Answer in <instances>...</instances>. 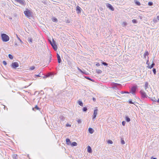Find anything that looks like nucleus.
<instances>
[{
    "label": "nucleus",
    "mask_w": 159,
    "mask_h": 159,
    "mask_svg": "<svg viewBox=\"0 0 159 159\" xmlns=\"http://www.w3.org/2000/svg\"><path fill=\"white\" fill-rule=\"evenodd\" d=\"M1 36L2 40L3 42H6L8 41L9 40V37L5 34H1Z\"/></svg>",
    "instance_id": "f257e3e1"
},
{
    "label": "nucleus",
    "mask_w": 159,
    "mask_h": 159,
    "mask_svg": "<svg viewBox=\"0 0 159 159\" xmlns=\"http://www.w3.org/2000/svg\"><path fill=\"white\" fill-rule=\"evenodd\" d=\"M24 13L25 16L28 18H30L31 17V13L28 9H26V10L24 11Z\"/></svg>",
    "instance_id": "f03ea898"
},
{
    "label": "nucleus",
    "mask_w": 159,
    "mask_h": 159,
    "mask_svg": "<svg viewBox=\"0 0 159 159\" xmlns=\"http://www.w3.org/2000/svg\"><path fill=\"white\" fill-rule=\"evenodd\" d=\"M50 44L52 47L53 49L54 50L56 51L57 49V46L56 44V41L52 39V42L51 41H49Z\"/></svg>",
    "instance_id": "7ed1b4c3"
},
{
    "label": "nucleus",
    "mask_w": 159,
    "mask_h": 159,
    "mask_svg": "<svg viewBox=\"0 0 159 159\" xmlns=\"http://www.w3.org/2000/svg\"><path fill=\"white\" fill-rule=\"evenodd\" d=\"M138 88L137 85L134 86L132 87L130 93H131L133 95H135V92L137 89Z\"/></svg>",
    "instance_id": "20e7f679"
},
{
    "label": "nucleus",
    "mask_w": 159,
    "mask_h": 159,
    "mask_svg": "<svg viewBox=\"0 0 159 159\" xmlns=\"http://www.w3.org/2000/svg\"><path fill=\"white\" fill-rule=\"evenodd\" d=\"M111 85L112 86V88L113 89H116L118 88V86H121V85L120 84L115 83H112L111 84Z\"/></svg>",
    "instance_id": "39448f33"
},
{
    "label": "nucleus",
    "mask_w": 159,
    "mask_h": 159,
    "mask_svg": "<svg viewBox=\"0 0 159 159\" xmlns=\"http://www.w3.org/2000/svg\"><path fill=\"white\" fill-rule=\"evenodd\" d=\"M140 93L141 94L142 98H147L148 97L146 93L143 90H141L140 91Z\"/></svg>",
    "instance_id": "423d86ee"
},
{
    "label": "nucleus",
    "mask_w": 159,
    "mask_h": 159,
    "mask_svg": "<svg viewBox=\"0 0 159 159\" xmlns=\"http://www.w3.org/2000/svg\"><path fill=\"white\" fill-rule=\"evenodd\" d=\"M19 66V64L17 62H12L11 64V66L13 69H16Z\"/></svg>",
    "instance_id": "0eeeda50"
},
{
    "label": "nucleus",
    "mask_w": 159,
    "mask_h": 159,
    "mask_svg": "<svg viewBox=\"0 0 159 159\" xmlns=\"http://www.w3.org/2000/svg\"><path fill=\"white\" fill-rule=\"evenodd\" d=\"M98 109L97 108H95L94 110L93 114V119H95L98 114Z\"/></svg>",
    "instance_id": "6e6552de"
},
{
    "label": "nucleus",
    "mask_w": 159,
    "mask_h": 159,
    "mask_svg": "<svg viewBox=\"0 0 159 159\" xmlns=\"http://www.w3.org/2000/svg\"><path fill=\"white\" fill-rule=\"evenodd\" d=\"M15 1L24 6L26 5V3L24 0H15Z\"/></svg>",
    "instance_id": "1a4fd4ad"
},
{
    "label": "nucleus",
    "mask_w": 159,
    "mask_h": 159,
    "mask_svg": "<svg viewBox=\"0 0 159 159\" xmlns=\"http://www.w3.org/2000/svg\"><path fill=\"white\" fill-rule=\"evenodd\" d=\"M106 6L107 7L109 8L110 10L112 11H114V8L109 3H107L106 4Z\"/></svg>",
    "instance_id": "9d476101"
},
{
    "label": "nucleus",
    "mask_w": 159,
    "mask_h": 159,
    "mask_svg": "<svg viewBox=\"0 0 159 159\" xmlns=\"http://www.w3.org/2000/svg\"><path fill=\"white\" fill-rule=\"evenodd\" d=\"M81 8L79 6H77L76 7V11L78 14L80 13H81Z\"/></svg>",
    "instance_id": "9b49d317"
},
{
    "label": "nucleus",
    "mask_w": 159,
    "mask_h": 159,
    "mask_svg": "<svg viewBox=\"0 0 159 159\" xmlns=\"http://www.w3.org/2000/svg\"><path fill=\"white\" fill-rule=\"evenodd\" d=\"M144 88L147 91V89L148 88V83L146 82L145 84Z\"/></svg>",
    "instance_id": "f8f14e48"
},
{
    "label": "nucleus",
    "mask_w": 159,
    "mask_h": 159,
    "mask_svg": "<svg viewBox=\"0 0 159 159\" xmlns=\"http://www.w3.org/2000/svg\"><path fill=\"white\" fill-rule=\"evenodd\" d=\"M66 144L68 145H70L71 143V142L70 141V140L69 139H66Z\"/></svg>",
    "instance_id": "ddd939ff"
},
{
    "label": "nucleus",
    "mask_w": 159,
    "mask_h": 159,
    "mask_svg": "<svg viewBox=\"0 0 159 159\" xmlns=\"http://www.w3.org/2000/svg\"><path fill=\"white\" fill-rule=\"evenodd\" d=\"M88 130L89 132L91 134H93L94 131L93 129L91 128H89Z\"/></svg>",
    "instance_id": "4468645a"
},
{
    "label": "nucleus",
    "mask_w": 159,
    "mask_h": 159,
    "mask_svg": "<svg viewBox=\"0 0 159 159\" xmlns=\"http://www.w3.org/2000/svg\"><path fill=\"white\" fill-rule=\"evenodd\" d=\"M155 65V63H154L153 61H152V64L150 66H148V67L149 69H151L153 68L154 66Z\"/></svg>",
    "instance_id": "2eb2a0df"
},
{
    "label": "nucleus",
    "mask_w": 159,
    "mask_h": 159,
    "mask_svg": "<svg viewBox=\"0 0 159 159\" xmlns=\"http://www.w3.org/2000/svg\"><path fill=\"white\" fill-rule=\"evenodd\" d=\"M87 151L88 152L91 153L92 152V150L91 147L88 146Z\"/></svg>",
    "instance_id": "dca6fc26"
},
{
    "label": "nucleus",
    "mask_w": 159,
    "mask_h": 159,
    "mask_svg": "<svg viewBox=\"0 0 159 159\" xmlns=\"http://www.w3.org/2000/svg\"><path fill=\"white\" fill-rule=\"evenodd\" d=\"M134 2L135 3L137 6H139L141 5L140 3L137 0H134Z\"/></svg>",
    "instance_id": "f3484780"
},
{
    "label": "nucleus",
    "mask_w": 159,
    "mask_h": 159,
    "mask_svg": "<svg viewBox=\"0 0 159 159\" xmlns=\"http://www.w3.org/2000/svg\"><path fill=\"white\" fill-rule=\"evenodd\" d=\"M77 145V143L75 142H73L71 143L70 145H71L72 146H76Z\"/></svg>",
    "instance_id": "a211bd4d"
},
{
    "label": "nucleus",
    "mask_w": 159,
    "mask_h": 159,
    "mask_svg": "<svg viewBox=\"0 0 159 159\" xmlns=\"http://www.w3.org/2000/svg\"><path fill=\"white\" fill-rule=\"evenodd\" d=\"M148 51H146L145 53H144V54H143V56H144V58H146V57L147 56H148Z\"/></svg>",
    "instance_id": "6ab92c4d"
},
{
    "label": "nucleus",
    "mask_w": 159,
    "mask_h": 159,
    "mask_svg": "<svg viewBox=\"0 0 159 159\" xmlns=\"http://www.w3.org/2000/svg\"><path fill=\"white\" fill-rule=\"evenodd\" d=\"M127 23L126 22H123L122 24V26L123 27H125L127 25Z\"/></svg>",
    "instance_id": "aec40b11"
},
{
    "label": "nucleus",
    "mask_w": 159,
    "mask_h": 159,
    "mask_svg": "<svg viewBox=\"0 0 159 159\" xmlns=\"http://www.w3.org/2000/svg\"><path fill=\"white\" fill-rule=\"evenodd\" d=\"M60 119L62 121H64L65 120V118L63 116H61L59 117Z\"/></svg>",
    "instance_id": "412c9836"
},
{
    "label": "nucleus",
    "mask_w": 159,
    "mask_h": 159,
    "mask_svg": "<svg viewBox=\"0 0 159 159\" xmlns=\"http://www.w3.org/2000/svg\"><path fill=\"white\" fill-rule=\"evenodd\" d=\"M125 120L127 122H129L130 121V119L127 116L125 117Z\"/></svg>",
    "instance_id": "4be33fe9"
},
{
    "label": "nucleus",
    "mask_w": 159,
    "mask_h": 159,
    "mask_svg": "<svg viewBox=\"0 0 159 159\" xmlns=\"http://www.w3.org/2000/svg\"><path fill=\"white\" fill-rule=\"evenodd\" d=\"M78 103L80 106H83V104L82 101L79 100Z\"/></svg>",
    "instance_id": "5701e85b"
},
{
    "label": "nucleus",
    "mask_w": 159,
    "mask_h": 159,
    "mask_svg": "<svg viewBox=\"0 0 159 159\" xmlns=\"http://www.w3.org/2000/svg\"><path fill=\"white\" fill-rule=\"evenodd\" d=\"M28 41L30 43H31L32 42V39L31 38H29L28 39Z\"/></svg>",
    "instance_id": "b1692460"
},
{
    "label": "nucleus",
    "mask_w": 159,
    "mask_h": 159,
    "mask_svg": "<svg viewBox=\"0 0 159 159\" xmlns=\"http://www.w3.org/2000/svg\"><path fill=\"white\" fill-rule=\"evenodd\" d=\"M96 72L98 74H101L102 72V71L100 70H96Z\"/></svg>",
    "instance_id": "393cba45"
},
{
    "label": "nucleus",
    "mask_w": 159,
    "mask_h": 159,
    "mask_svg": "<svg viewBox=\"0 0 159 159\" xmlns=\"http://www.w3.org/2000/svg\"><path fill=\"white\" fill-rule=\"evenodd\" d=\"M57 58L58 63H60L61 61L60 57H57Z\"/></svg>",
    "instance_id": "a878e982"
},
{
    "label": "nucleus",
    "mask_w": 159,
    "mask_h": 159,
    "mask_svg": "<svg viewBox=\"0 0 159 159\" xmlns=\"http://www.w3.org/2000/svg\"><path fill=\"white\" fill-rule=\"evenodd\" d=\"M102 64L105 66H108V64L105 62H104L103 61H102Z\"/></svg>",
    "instance_id": "bb28decb"
},
{
    "label": "nucleus",
    "mask_w": 159,
    "mask_h": 159,
    "mask_svg": "<svg viewBox=\"0 0 159 159\" xmlns=\"http://www.w3.org/2000/svg\"><path fill=\"white\" fill-rule=\"evenodd\" d=\"M85 78L86 79H88V80H91V81H93H93H94V80H93L91 78H90L89 77L86 76V77H85Z\"/></svg>",
    "instance_id": "cd10ccee"
},
{
    "label": "nucleus",
    "mask_w": 159,
    "mask_h": 159,
    "mask_svg": "<svg viewBox=\"0 0 159 159\" xmlns=\"http://www.w3.org/2000/svg\"><path fill=\"white\" fill-rule=\"evenodd\" d=\"M34 109H36L37 110H39V108L37 105H36L34 108H33V110H34Z\"/></svg>",
    "instance_id": "c85d7f7f"
},
{
    "label": "nucleus",
    "mask_w": 159,
    "mask_h": 159,
    "mask_svg": "<svg viewBox=\"0 0 159 159\" xmlns=\"http://www.w3.org/2000/svg\"><path fill=\"white\" fill-rule=\"evenodd\" d=\"M87 110V108L86 107H84L83 108V111H86Z\"/></svg>",
    "instance_id": "c756f323"
},
{
    "label": "nucleus",
    "mask_w": 159,
    "mask_h": 159,
    "mask_svg": "<svg viewBox=\"0 0 159 159\" xmlns=\"http://www.w3.org/2000/svg\"><path fill=\"white\" fill-rule=\"evenodd\" d=\"M8 57L9 58L11 59H12L13 58V56L11 54H9L8 55Z\"/></svg>",
    "instance_id": "7c9ffc66"
},
{
    "label": "nucleus",
    "mask_w": 159,
    "mask_h": 159,
    "mask_svg": "<svg viewBox=\"0 0 159 159\" xmlns=\"http://www.w3.org/2000/svg\"><path fill=\"white\" fill-rule=\"evenodd\" d=\"M52 20L53 22H57V19L56 18H54L52 19Z\"/></svg>",
    "instance_id": "2f4dec72"
},
{
    "label": "nucleus",
    "mask_w": 159,
    "mask_h": 159,
    "mask_svg": "<svg viewBox=\"0 0 159 159\" xmlns=\"http://www.w3.org/2000/svg\"><path fill=\"white\" fill-rule=\"evenodd\" d=\"M13 158L14 159H18L17 155L16 154L13 155Z\"/></svg>",
    "instance_id": "473e14b6"
},
{
    "label": "nucleus",
    "mask_w": 159,
    "mask_h": 159,
    "mask_svg": "<svg viewBox=\"0 0 159 159\" xmlns=\"http://www.w3.org/2000/svg\"><path fill=\"white\" fill-rule=\"evenodd\" d=\"M153 21L154 23H156L158 22V20H157L156 18H154L153 20Z\"/></svg>",
    "instance_id": "72a5a7b5"
},
{
    "label": "nucleus",
    "mask_w": 159,
    "mask_h": 159,
    "mask_svg": "<svg viewBox=\"0 0 159 159\" xmlns=\"http://www.w3.org/2000/svg\"><path fill=\"white\" fill-rule=\"evenodd\" d=\"M129 102L130 104H134V103L135 102H132V100L131 99H130V100H129Z\"/></svg>",
    "instance_id": "f704fd0d"
},
{
    "label": "nucleus",
    "mask_w": 159,
    "mask_h": 159,
    "mask_svg": "<svg viewBox=\"0 0 159 159\" xmlns=\"http://www.w3.org/2000/svg\"><path fill=\"white\" fill-rule=\"evenodd\" d=\"M107 143L108 144H112L113 143V142L111 140H108Z\"/></svg>",
    "instance_id": "c9c22d12"
},
{
    "label": "nucleus",
    "mask_w": 159,
    "mask_h": 159,
    "mask_svg": "<svg viewBox=\"0 0 159 159\" xmlns=\"http://www.w3.org/2000/svg\"><path fill=\"white\" fill-rule=\"evenodd\" d=\"M132 22L134 24L136 23L137 22V20L135 19L133 20Z\"/></svg>",
    "instance_id": "e433bc0d"
},
{
    "label": "nucleus",
    "mask_w": 159,
    "mask_h": 159,
    "mask_svg": "<svg viewBox=\"0 0 159 159\" xmlns=\"http://www.w3.org/2000/svg\"><path fill=\"white\" fill-rule=\"evenodd\" d=\"M148 5L149 6H151L153 5V2H148Z\"/></svg>",
    "instance_id": "4c0bfd02"
},
{
    "label": "nucleus",
    "mask_w": 159,
    "mask_h": 159,
    "mask_svg": "<svg viewBox=\"0 0 159 159\" xmlns=\"http://www.w3.org/2000/svg\"><path fill=\"white\" fill-rule=\"evenodd\" d=\"M152 101L155 102H156L157 100L155 97L152 98Z\"/></svg>",
    "instance_id": "58836bf2"
},
{
    "label": "nucleus",
    "mask_w": 159,
    "mask_h": 159,
    "mask_svg": "<svg viewBox=\"0 0 159 159\" xmlns=\"http://www.w3.org/2000/svg\"><path fill=\"white\" fill-rule=\"evenodd\" d=\"M121 93L122 94H124V93H125L128 94V93H129L127 91H121Z\"/></svg>",
    "instance_id": "ea45409f"
},
{
    "label": "nucleus",
    "mask_w": 159,
    "mask_h": 159,
    "mask_svg": "<svg viewBox=\"0 0 159 159\" xmlns=\"http://www.w3.org/2000/svg\"><path fill=\"white\" fill-rule=\"evenodd\" d=\"M152 71H153V72L154 74H156V69L155 68H153L152 69Z\"/></svg>",
    "instance_id": "a19ab883"
},
{
    "label": "nucleus",
    "mask_w": 159,
    "mask_h": 159,
    "mask_svg": "<svg viewBox=\"0 0 159 159\" xmlns=\"http://www.w3.org/2000/svg\"><path fill=\"white\" fill-rule=\"evenodd\" d=\"M121 143L122 144H124L125 143V141L122 139H121Z\"/></svg>",
    "instance_id": "79ce46f5"
},
{
    "label": "nucleus",
    "mask_w": 159,
    "mask_h": 159,
    "mask_svg": "<svg viewBox=\"0 0 159 159\" xmlns=\"http://www.w3.org/2000/svg\"><path fill=\"white\" fill-rule=\"evenodd\" d=\"M35 67L34 66H31L30 67V70H33L35 69Z\"/></svg>",
    "instance_id": "37998d69"
},
{
    "label": "nucleus",
    "mask_w": 159,
    "mask_h": 159,
    "mask_svg": "<svg viewBox=\"0 0 159 159\" xmlns=\"http://www.w3.org/2000/svg\"><path fill=\"white\" fill-rule=\"evenodd\" d=\"M16 37L22 43L21 39L18 37V36L16 34Z\"/></svg>",
    "instance_id": "c03bdc74"
},
{
    "label": "nucleus",
    "mask_w": 159,
    "mask_h": 159,
    "mask_svg": "<svg viewBox=\"0 0 159 159\" xmlns=\"http://www.w3.org/2000/svg\"><path fill=\"white\" fill-rule=\"evenodd\" d=\"M2 63L5 66L7 64V63L5 61H3L2 62Z\"/></svg>",
    "instance_id": "a18cd8bd"
},
{
    "label": "nucleus",
    "mask_w": 159,
    "mask_h": 159,
    "mask_svg": "<svg viewBox=\"0 0 159 159\" xmlns=\"http://www.w3.org/2000/svg\"><path fill=\"white\" fill-rule=\"evenodd\" d=\"M77 69L78 70L80 71L81 73L83 72V71L81 69H80L79 68L77 67Z\"/></svg>",
    "instance_id": "49530a36"
},
{
    "label": "nucleus",
    "mask_w": 159,
    "mask_h": 159,
    "mask_svg": "<svg viewBox=\"0 0 159 159\" xmlns=\"http://www.w3.org/2000/svg\"><path fill=\"white\" fill-rule=\"evenodd\" d=\"M77 121L78 122V123H79V124H80L81 123V120H80V119H79L78 120H77Z\"/></svg>",
    "instance_id": "de8ad7c7"
},
{
    "label": "nucleus",
    "mask_w": 159,
    "mask_h": 159,
    "mask_svg": "<svg viewBox=\"0 0 159 159\" xmlns=\"http://www.w3.org/2000/svg\"><path fill=\"white\" fill-rule=\"evenodd\" d=\"M122 125L124 126L125 124V121H123L122 123Z\"/></svg>",
    "instance_id": "09e8293b"
},
{
    "label": "nucleus",
    "mask_w": 159,
    "mask_h": 159,
    "mask_svg": "<svg viewBox=\"0 0 159 159\" xmlns=\"http://www.w3.org/2000/svg\"><path fill=\"white\" fill-rule=\"evenodd\" d=\"M81 73L84 74H87L86 71H85L84 70V71H83V72H81Z\"/></svg>",
    "instance_id": "8fccbe9b"
},
{
    "label": "nucleus",
    "mask_w": 159,
    "mask_h": 159,
    "mask_svg": "<svg viewBox=\"0 0 159 159\" xmlns=\"http://www.w3.org/2000/svg\"><path fill=\"white\" fill-rule=\"evenodd\" d=\"M66 127H70L71 126V125L68 124H66Z\"/></svg>",
    "instance_id": "3c124183"
},
{
    "label": "nucleus",
    "mask_w": 159,
    "mask_h": 159,
    "mask_svg": "<svg viewBox=\"0 0 159 159\" xmlns=\"http://www.w3.org/2000/svg\"><path fill=\"white\" fill-rule=\"evenodd\" d=\"M93 101L94 102H95L96 101V99L95 98L93 97Z\"/></svg>",
    "instance_id": "603ef678"
},
{
    "label": "nucleus",
    "mask_w": 159,
    "mask_h": 159,
    "mask_svg": "<svg viewBox=\"0 0 159 159\" xmlns=\"http://www.w3.org/2000/svg\"><path fill=\"white\" fill-rule=\"evenodd\" d=\"M35 76L37 77H39L40 76L39 75H35Z\"/></svg>",
    "instance_id": "864d4df0"
},
{
    "label": "nucleus",
    "mask_w": 159,
    "mask_h": 159,
    "mask_svg": "<svg viewBox=\"0 0 159 159\" xmlns=\"http://www.w3.org/2000/svg\"><path fill=\"white\" fill-rule=\"evenodd\" d=\"M157 20H159V16H157V17L156 18Z\"/></svg>",
    "instance_id": "5fc2aeb1"
},
{
    "label": "nucleus",
    "mask_w": 159,
    "mask_h": 159,
    "mask_svg": "<svg viewBox=\"0 0 159 159\" xmlns=\"http://www.w3.org/2000/svg\"><path fill=\"white\" fill-rule=\"evenodd\" d=\"M151 159H157L156 158L153 157H151Z\"/></svg>",
    "instance_id": "6e6d98bb"
},
{
    "label": "nucleus",
    "mask_w": 159,
    "mask_h": 159,
    "mask_svg": "<svg viewBox=\"0 0 159 159\" xmlns=\"http://www.w3.org/2000/svg\"><path fill=\"white\" fill-rule=\"evenodd\" d=\"M96 66H100V64L99 63H97L96 64Z\"/></svg>",
    "instance_id": "4d7b16f0"
},
{
    "label": "nucleus",
    "mask_w": 159,
    "mask_h": 159,
    "mask_svg": "<svg viewBox=\"0 0 159 159\" xmlns=\"http://www.w3.org/2000/svg\"><path fill=\"white\" fill-rule=\"evenodd\" d=\"M148 61H147V62H146V64H148V65H149V64L148 63Z\"/></svg>",
    "instance_id": "13d9d810"
},
{
    "label": "nucleus",
    "mask_w": 159,
    "mask_h": 159,
    "mask_svg": "<svg viewBox=\"0 0 159 159\" xmlns=\"http://www.w3.org/2000/svg\"><path fill=\"white\" fill-rule=\"evenodd\" d=\"M157 102L159 103V98L157 100Z\"/></svg>",
    "instance_id": "bf43d9fd"
},
{
    "label": "nucleus",
    "mask_w": 159,
    "mask_h": 159,
    "mask_svg": "<svg viewBox=\"0 0 159 159\" xmlns=\"http://www.w3.org/2000/svg\"><path fill=\"white\" fill-rule=\"evenodd\" d=\"M57 57H60V56L59 55L58 53H57Z\"/></svg>",
    "instance_id": "052dcab7"
},
{
    "label": "nucleus",
    "mask_w": 159,
    "mask_h": 159,
    "mask_svg": "<svg viewBox=\"0 0 159 159\" xmlns=\"http://www.w3.org/2000/svg\"><path fill=\"white\" fill-rule=\"evenodd\" d=\"M46 77H45V76H44V77H43V78H46Z\"/></svg>",
    "instance_id": "680f3d73"
},
{
    "label": "nucleus",
    "mask_w": 159,
    "mask_h": 159,
    "mask_svg": "<svg viewBox=\"0 0 159 159\" xmlns=\"http://www.w3.org/2000/svg\"><path fill=\"white\" fill-rule=\"evenodd\" d=\"M15 45H17V43H16V44H15Z\"/></svg>",
    "instance_id": "e2e57ef3"
},
{
    "label": "nucleus",
    "mask_w": 159,
    "mask_h": 159,
    "mask_svg": "<svg viewBox=\"0 0 159 159\" xmlns=\"http://www.w3.org/2000/svg\"><path fill=\"white\" fill-rule=\"evenodd\" d=\"M9 19H11V18H9Z\"/></svg>",
    "instance_id": "0e129e2a"
},
{
    "label": "nucleus",
    "mask_w": 159,
    "mask_h": 159,
    "mask_svg": "<svg viewBox=\"0 0 159 159\" xmlns=\"http://www.w3.org/2000/svg\"><path fill=\"white\" fill-rule=\"evenodd\" d=\"M50 58L51 57V56H50Z\"/></svg>",
    "instance_id": "69168bd1"
}]
</instances>
